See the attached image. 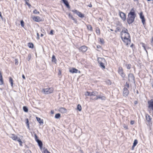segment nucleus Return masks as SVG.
<instances>
[{"instance_id":"nucleus-49","label":"nucleus","mask_w":153,"mask_h":153,"mask_svg":"<svg viewBox=\"0 0 153 153\" xmlns=\"http://www.w3.org/2000/svg\"><path fill=\"white\" fill-rule=\"evenodd\" d=\"M53 30H51V31H50V34L51 35H53Z\"/></svg>"},{"instance_id":"nucleus-3","label":"nucleus","mask_w":153,"mask_h":153,"mask_svg":"<svg viewBox=\"0 0 153 153\" xmlns=\"http://www.w3.org/2000/svg\"><path fill=\"white\" fill-rule=\"evenodd\" d=\"M98 62L100 65V66L103 69H104L105 68L104 63L105 61V59L103 58H98Z\"/></svg>"},{"instance_id":"nucleus-10","label":"nucleus","mask_w":153,"mask_h":153,"mask_svg":"<svg viewBox=\"0 0 153 153\" xmlns=\"http://www.w3.org/2000/svg\"><path fill=\"white\" fill-rule=\"evenodd\" d=\"M120 16L122 19L123 21H125L126 19V14L123 12H120L119 11Z\"/></svg>"},{"instance_id":"nucleus-34","label":"nucleus","mask_w":153,"mask_h":153,"mask_svg":"<svg viewBox=\"0 0 153 153\" xmlns=\"http://www.w3.org/2000/svg\"><path fill=\"white\" fill-rule=\"evenodd\" d=\"M131 65L130 64H128L126 65V68L128 69H129L131 68Z\"/></svg>"},{"instance_id":"nucleus-56","label":"nucleus","mask_w":153,"mask_h":153,"mask_svg":"<svg viewBox=\"0 0 153 153\" xmlns=\"http://www.w3.org/2000/svg\"><path fill=\"white\" fill-rule=\"evenodd\" d=\"M28 58H29L28 61L30 60V55H28Z\"/></svg>"},{"instance_id":"nucleus-32","label":"nucleus","mask_w":153,"mask_h":153,"mask_svg":"<svg viewBox=\"0 0 153 153\" xmlns=\"http://www.w3.org/2000/svg\"><path fill=\"white\" fill-rule=\"evenodd\" d=\"M56 59L55 58V56L53 55L52 57V61L56 63Z\"/></svg>"},{"instance_id":"nucleus-23","label":"nucleus","mask_w":153,"mask_h":153,"mask_svg":"<svg viewBox=\"0 0 153 153\" xmlns=\"http://www.w3.org/2000/svg\"><path fill=\"white\" fill-rule=\"evenodd\" d=\"M28 47L31 48H33V45L32 43H29L28 44Z\"/></svg>"},{"instance_id":"nucleus-19","label":"nucleus","mask_w":153,"mask_h":153,"mask_svg":"<svg viewBox=\"0 0 153 153\" xmlns=\"http://www.w3.org/2000/svg\"><path fill=\"white\" fill-rule=\"evenodd\" d=\"M146 120L148 122H150L151 121V117L149 116V115L147 114H146Z\"/></svg>"},{"instance_id":"nucleus-2","label":"nucleus","mask_w":153,"mask_h":153,"mask_svg":"<svg viewBox=\"0 0 153 153\" xmlns=\"http://www.w3.org/2000/svg\"><path fill=\"white\" fill-rule=\"evenodd\" d=\"M136 16L134 9L132 8L128 15L127 19V22L129 25L132 23L134 21L135 18Z\"/></svg>"},{"instance_id":"nucleus-41","label":"nucleus","mask_w":153,"mask_h":153,"mask_svg":"<svg viewBox=\"0 0 153 153\" xmlns=\"http://www.w3.org/2000/svg\"><path fill=\"white\" fill-rule=\"evenodd\" d=\"M21 24L22 26L24 27V22L23 20H22L21 21Z\"/></svg>"},{"instance_id":"nucleus-59","label":"nucleus","mask_w":153,"mask_h":153,"mask_svg":"<svg viewBox=\"0 0 153 153\" xmlns=\"http://www.w3.org/2000/svg\"><path fill=\"white\" fill-rule=\"evenodd\" d=\"M151 43H153V37H152V40H151Z\"/></svg>"},{"instance_id":"nucleus-31","label":"nucleus","mask_w":153,"mask_h":153,"mask_svg":"<svg viewBox=\"0 0 153 153\" xmlns=\"http://www.w3.org/2000/svg\"><path fill=\"white\" fill-rule=\"evenodd\" d=\"M96 32L97 34L100 35V30L98 28H97L96 29Z\"/></svg>"},{"instance_id":"nucleus-15","label":"nucleus","mask_w":153,"mask_h":153,"mask_svg":"<svg viewBox=\"0 0 153 153\" xmlns=\"http://www.w3.org/2000/svg\"><path fill=\"white\" fill-rule=\"evenodd\" d=\"M78 71V70L75 68H72L71 69H70L69 71L72 73H77Z\"/></svg>"},{"instance_id":"nucleus-4","label":"nucleus","mask_w":153,"mask_h":153,"mask_svg":"<svg viewBox=\"0 0 153 153\" xmlns=\"http://www.w3.org/2000/svg\"><path fill=\"white\" fill-rule=\"evenodd\" d=\"M53 91V88H44L42 90V92L45 94H49L52 93Z\"/></svg>"},{"instance_id":"nucleus-47","label":"nucleus","mask_w":153,"mask_h":153,"mask_svg":"<svg viewBox=\"0 0 153 153\" xmlns=\"http://www.w3.org/2000/svg\"><path fill=\"white\" fill-rule=\"evenodd\" d=\"M134 120H131L130 122V124L131 125H133L134 124Z\"/></svg>"},{"instance_id":"nucleus-53","label":"nucleus","mask_w":153,"mask_h":153,"mask_svg":"<svg viewBox=\"0 0 153 153\" xmlns=\"http://www.w3.org/2000/svg\"><path fill=\"white\" fill-rule=\"evenodd\" d=\"M137 103H138V102L137 101H135L134 102V104H135V105H136L137 104Z\"/></svg>"},{"instance_id":"nucleus-43","label":"nucleus","mask_w":153,"mask_h":153,"mask_svg":"<svg viewBox=\"0 0 153 153\" xmlns=\"http://www.w3.org/2000/svg\"><path fill=\"white\" fill-rule=\"evenodd\" d=\"M72 19L74 21V22L76 23H77V21L76 19H75L74 18H73Z\"/></svg>"},{"instance_id":"nucleus-22","label":"nucleus","mask_w":153,"mask_h":153,"mask_svg":"<svg viewBox=\"0 0 153 153\" xmlns=\"http://www.w3.org/2000/svg\"><path fill=\"white\" fill-rule=\"evenodd\" d=\"M0 81L1 83L0 85H2L3 84V78L2 77V75L1 74V71H0Z\"/></svg>"},{"instance_id":"nucleus-5","label":"nucleus","mask_w":153,"mask_h":153,"mask_svg":"<svg viewBox=\"0 0 153 153\" xmlns=\"http://www.w3.org/2000/svg\"><path fill=\"white\" fill-rule=\"evenodd\" d=\"M118 72L123 78L125 77L126 75L123 72V69L122 67H120L119 68Z\"/></svg>"},{"instance_id":"nucleus-14","label":"nucleus","mask_w":153,"mask_h":153,"mask_svg":"<svg viewBox=\"0 0 153 153\" xmlns=\"http://www.w3.org/2000/svg\"><path fill=\"white\" fill-rule=\"evenodd\" d=\"M59 111L62 113H65L67 111V110L64 108H61L59 109Z\"/></svg>"},{"instance_id":"nucleus-62","label":"nucleus","mask_w":153,"mask_h":153,"mask_svg":"<svg viewBox=\"0 0 153 153\" xmlns=\"http://www.w3.org/2000/svg\"><path fill=\"white\" fill-rule=\"evenodd\" d=\"M134 147L133 146H132L131 148L132 150H133L134 149Z\"/></svg>"},{"instance_id":"nucleus-37","label":"nucleus","mask_w":153,"mask_h":153,"mask_svg":"<svg viewBox=\"0 0 153 153\" xmlns=\"http://www.w3.org/2000/svg\"><path fill=\"white\" fill-rule=\"evenodd\" d=\"M18 141L19 142V144L21 146H22V142L20 138L19 139Z\"/></svg>"},{"instance_id":"nucleus-33","label":"nucleus","mask_w":153,"mask_h":153,"mask_svg":"<svg viewBox=\"0 0 153 153\" xmlns=\"http://www.w3.org/2000/svg\"><path fill=\"white\" fill-rule=\"evenodd\" d=\"M85 95L86 96H90V92L89 91H87L85 94Z\"/></svg>"},{"instance_id":"nucleus-57","label":"nucleus","mask_w":153,"mask_h":153,"mask_svg":"<svg viewBox=\"0 0 153 153\" xmlns=\"http://www.w3.org/2000/svg\"><path fill=\"white\" fill-rule=\"evenodd\" d=\"M88 6L90 7H92V5L91 4H90Z\"/></svg>"},{"instance_id":"nucleus-26","label":"nucleus","mask_w":153,"mask_h":153,"mask_svg":"<svg viewBox=\"0 0 153 153\" xmlns=\"http://www.w3.org/2000/svg\"><path fill=\"white\" fill-rule=\"evenodd\" d=\"M77 109L79 111H81L82 110V107L80 104H78L77 106Z\"/></svg>"},{"instance_id":"nucleus-28","label":"nucleus","mask_w":153,"mask_h":153,"mask_svg":"<svg viewBox=\"0 0 153 153\" xmlns=\"http://www.w3.org/2000/svg\"><path fill=\"white\" fill-rule=\"evenodd\" d=\"M88 29L92 31V26L90 25H87Z\"/></svg>"},{"instance_id":"nucleus-51","label":"nucleus","mask_w":153,"mask_h":153,"mask_svg":"<svg viewBox=\"0 0 153 153\" xmlns=\"http://www.w3.org/2000/svg\"><path fill=\"white\" fill-rule=\"evenodd\" d=\"M26 1V4L27 5L29 6H30V4L28 3V2H27V1Z\"/></svg>"},{"instance_id":"nucleus-45","label":"nucleus","mask_w":153,"mask_h":153,"mask_svg":"<svg viewBox=\"0 0 153 153\" xmlns=\"http://www.w3.org/2000/svg\"><path fill=\"white\" fill-rule=\"evenodd\" d=\"M125 87L126 88L127 87V88H128L129 87V84L126 82V85H125Z\"/></svg>"},{"instance_id":"nucleus-60","label":"nucleus","mask_w":153,"mask_h":153,"mask_svg":"<svg viewBox=\"0 0 153 153\" xmlns=\"http://www.w3.org/2000/svg\"><path fill=\"white\" fill-rule=\"evenodd\" d=\"M51 112L52 114H53L54 113V111H51Z\"/></svg>"},{"instance_id":"nucleus-36","label":"nucleus","mask_w":153,"mask_h":153,"mask_svg":"<svg viewBox=\"0 0 153 153\" xmlns=\"http://www.w3.org/2000/svg\"><path fill=\"white\" fill-rule=\"evenodd\" d=\"M33 13L34 14H39V12L38 11H37L36 10H34V11H33Z\"/></svg>"},{"instance_id":"nucleus-48","label":"nucleus","mask_w":153,"mask_h":153,"mask_svg":"<svg viewBox=\"0 0 153 153\" xmlns=\"http://www.w3.org/2000/svg\"><path fill=\"white\" fill-rule=\"evenodd\" d=\"M123 127L126 129H128V126L125 125H124Z\"/></svg>"},{"instance_id":"nucleus-11","label":"nucleus","mask_w":153,"mask_h":153,"mask_svg":"<svg viewBox=\"0 0 153 153\" xmlns=\"http://www.w3.org/2000/svg\"><path fill=\"white\" fill-rule=\"evenodd\" d=\"M10 137L13 140H17V141L18 139H20L19 138L16 136L14 134H11L10 135Z\"/></svg>"},{"instance_id":"nucleus-55","label":"nucleus","mask_w":153,"mask_h":153,"mask_svg":"<svg viewBox=\"0 0 153 153\" xmlns=\"http://www.w3.org/2000/svg\"><path fill=\"white\" fill-rule=\"evenodd\" d=\"M22 77L24 79H25V76L24 75H23V74L22 75Z\"/></svg>"},{"instance_id":"nucleus-40","label":"nucleus","mask_w":153,"mask_h":153,"mask_svg":"<svg viewBox=\"0 0 153 153\" xmlns=\"http://www.w3.org/2000/svg\"><path fill=\"white\" fill-rule=\"evenodd\" d=\"M49 152L47 149H45L43 151V153H49Z\"/></svg>"},{"instance_id":"nucleus-18","label":"nucleus","mask_w":153,"mask_h":153,"mask_svg":"<svg viewBox=\"0 0 153 153\" xmlns=\"http://www.w3.org/2000/svg\"><path fill=\"white\" fill-rule=\"evenodd\" d=\"M33 20L36 22H39L40 21V18L39 16H36L33 18Z\"/></svg>"},{"instance_id":"nucleus-8","label":"nucleus","mask_w":153,"mask_h":153,"mask_svg":"<svg viewBox=\"0 0 153 153\" xmlns=\"http://www.w3.org/2000/svg\"><path fill=\"white\" fill-rule=\"evenodd\" d=\"M140 18L141 19L142 22L143 24L144 25L145 19L144 18V16L143 15V13L142 12H141L139 14Z\"/></svg>"},{"instance_id":"nucleus-25","label":"nucleus","mask_w":153,"mask_h":153,"mask_svg":"<svg viewBox=\"0 0 153 153\" xmlns=\"http://www.w3.org/2000/svg\"><path fill=\"white\" fill-rule=\"evenodd\" d=\"M61 117V115L60 114L58 113L56 114L55 116V117L56 119H59Z\"/></svg>"},{"instance_id":"nucleus-17","label":"nucleus","mask_w":153,"mask_h":153,"mask_svg":"<svg viewBox=\"0 0 153 153\" xmlns=\"http://www.w3.org/2000/svg\"><path fill=\"white\" fill-rule=\"evenodd\" d=\"M36 142H37L39 145V146L40 147V148H41L43 145L42 142L41 141L39 140H37Z\"/></svg>"},{"instance_id":"nucleus-6","label":"nucleus","mask_w":153,"mask_h":153,"mask_svg":"<svg viewBox=\"0 0 153 153\" xmlns=\"http://www.w3.org/2000/svg\"><path fill=\"white\" fill-rule=\"evenodd\" d=\"M148 108L153 110V100L151 99V100L148 101Z\"/></svg>"},{"instance_id":"nucleus-58","label":"nucleus","mask_w":153,"mask_h":153,"mask_svg":"<svg viewBox=\"0 0 153 153\" xmlns=\"http://www.w3.org/2000/svg\"><path fill=\"white\" fill-rule=\"evenodd\" d=\"M0 16L1 19H2V16L1 15V12H0Z\"/></svg>"},{"instance_id":"nucleus-29","label":"nucleus","mask_w":153,"mask_h":153,"mask_svg":"<svg viewBox=\"0 0 153 153\" xmlns=\"http://www.w3.org/2000/svg\"><path fill=\"white\" fill-rule=\"evenodd\" d=\"M23 110L25 112H27L28 111V109L26 106H24L23 107Z\"/></svg>"},{"instance_id":"nucleus-7","label":"nucleus","mask_w":153,"mask_h":153,"mask_svg":"<svg viewBox=\"0 0 153 153\" xmlns=\"http://www.w3.org/2000/svg\"><path fill=\"white\" fill-rule=\"evenodd\" d=\"M72 11L74 13H76L77 15L81 18H83L84 17V14H82L81 12L76 10H72Z\"/></svg>"},{"instance_id":"nucleus-61","label":"nucleus","mask_w":153,"mask_h":153,"mask_svg":"<svg viewBox=\"0 0 153 153\" xmlns=\"http://www.w3.org/2000/svg\"><path fill=\"white\" fill-rule=\"evenodd\" d=\"M134 1H137V2H138V0H133Z\"/></svg>"},{"instance_id":"nucleus-20","label":"nucleus","mask_w":153,"mask_h":153,"mask_svg":"<svg viewBox=\"0 0 153 153\" xmlns=\"http://www.w3.org/2000/svg\"><path fill=\"white\" fill-rule=\"evenodd\" d=\"M98 93L97 91H93L92 92H90L91 96H97L98 95Z\"/></svg>"},{"instance_id":"nucleus-63","label":"nucleus","mask_w":153,"mask_h":153,"mask_svg":"<svg viewBox=\"0 0 153 153\" xmlns=\"http://www.w3.org/2000/svg\"><path fill=\"white\" fill-rule=\"evenodd\" d=\"M41 36H43V35L42 34H41Z\"/></svg>"},{"instance_id":"nucleus-9","label":"nucleus","mask_w":153,"mask_h":153,"mask_svg":"<svg viewBox=\"0 0 153 153\" xmlns=\"http://www.w3.org/2000/svg\"><path fill=\"white\" fill-rule=\"evenodd\" d=\"M129 92L127 88L126 87L124 88L123 89V96L124 97H126L129 94Z\"/></svg>"},{"instance_id":"nucleus-16","label":"nucleus","mask_w":153,"mask_h":153,"mask_svg":"<svg viewBox=\"0 0 153 153\" xmlns=\"http://www.w3.org/2000/svg\"><path fill=\"white\" fill-rule=\"evenodd\" d=\"M68 8H70V7L68 3V1L67 0H62Z\"/></svg>"},{"instance_id":"nucleus-52","label":"nucleus","mask_w":153,"mask_h":153,"mask_svg":"<svg viewBox=\"0 0 153 153\" xmlns=\"http://www.w3.org/2000/svg\"><path fill=\"white\" fill-rule=\"evenodd\" d=\"M37 39H39V35L38 33H37Z\"/></svg>"},{"instance_id":"nucleus-44","label":"nucleus","mask_w":153,"mask_h":153,"mask_svg":"<svg viewBox=\"0 0 153 153\" xmlns=\"http://www.w3.org/2000/svg\"><path fill=\"white\" fill-rule=\"evenodd\" d=\"M101 96L100 95H99L95 99V100H97L98 99H100Z\"/></svg>"},{"instance_id":"nucleus-30","label":"nucleus","mask_w":153,"mask_h":153,"mask_svg":"<svg viewBox=\"0 0 153 153\" xmlns=\"http://www.w3.org/2000/svg\"><path fill=\"white\" fill-rule=\"evenodd\" d=\"M9 81L11 84V86H13V81L12 79L10 77L9 78Z\"/></svg>"},{"instance_id":"nucleus-35","label":"nucleus","mask_w":153,"mask_h":153,"mask_svg":"<svg viewBox=\"0 0 153 153\" xmlns=\"http://www.w3.org/2000/svg\"><path fill=\"white\" fill-rule=\"evenodd\" d=\"M143 47V48L147 52V51L146 50V48L145 45V44L143 43H141Z\"/></svg>"},{"instance_id":"nucleus-21","label":"nucleus","mask_w":153,"mask_h":153,"mask_svg":"<svg viewBox=\"0 0 153 153\" xmlns=\"http://www.w3.org/2000/svg\"><path fill=\"white\" fill-rule=\"evenodd\" d=\"M36 118L37 121L39 122V123L40 124H43V122L42 120H41L40 118L36 117Z\"/></svg>"},{"instance_id":"nucleus-42","label":"nucleus","mask_w":153,"mask_h":153,"mask_svg":"<svg viewBox=\"0 0 153 153\" xmlns=\"http://www.w3.org/2000/svg\"><path fill=\"white\" fill-rule=\"evenodd\" d=\"M100 99L102 100H105V97L104 96H102L101 97Z\"/></svg>"},{"instance_id":"nucleus-13","label":"nucleus","mask_w":153,"mask_h":153,"mask_svg":"<svg viewBox=\"0 0 153 153\" xmlns=\"http://www.w3.org/2000/svg\"><path fill=\"white\" fill-rule=\"evenodd\" d=\"M79 49L80 51L85 52L87 50V48L85 46H83L80 47Z\"/></svg>"},{"instance_id":"nucleus-27","label":"nucleus","mask_w":153,"mask_h":153,"mask_svg":"<svg viewBox=\"0 0 153 153\" xmlns=\"http://www.w3.org/2000/svg\"><path fill=\"white\" fill-rule=\"evenodd\" d=\"M138 141L137 140H135L133 144V146L135 147L137 144Z\"/></svg>"},{"instance_id":"nucleus-46","label":"nucleus","mask_w":153,"mask_h":153,"mask_svg":"<svg viewBox=\"0 0 153 153\" xmlns=\"http://www.w3.org/2000/svg\"><path fill=\"white\" fill-rule=\"evenodd\" d=\"M25 153H31V152L30 150H27L26 151Z\"/></svg>"},{"instance_id":"nucleus-24","label":"nucleus","mask_w":153,"mask_h":153,"mask_svg":"<svg viewBox=\"0 0 153 153\" xmlns=\"http://www.w3.org/2000/svg\"><path fill=\"white\" fill-rule=\"evenodd\" d=\"M26 124L28 128H29V120L27 118L26 119Z\"/></svg>"},{"instance_id":"nucleus-12","label":"nucleus","mask_w":153,"mask_h":153,"mask_svg":"<svg viewBox=\"0 0 153 153\" xmlns=\"http://www.w3.org/2000/svg\"><path fill=\"white\" fill-rule=\"evenodd\" d=\"M128 80L131 81H134V77L133 74L130 73L128 75Z\"/></svg>"},{"instance_id":"nucleus-50","label":"nucleus","mask_w":153,"mask_h":153,"mask_svg":"<svg viewBox=\"0 0 153 153\" xmlns=\"http://www.w3.org/2000/svg\"><path fill=\"white\" fill-rule=\"evenodd\" d=\"M100 42L102 43H104V40L102 39H100Z\"/></svg>"},{"instance_id":"nucleus-39","label":"nucleus","mask_w":153,"mask_h":153,"mask_svg":"<svg viewBox=\"0 0 153 153\" xmlns=\"http://www.w3.org/2000/svg\"><path fill=\"white\" fill-rule=\"evenodd\" d=\"M68 16L69 18L71 19H72L74 18L72 16L70 13H69L68 14Z\"/></svg>"},{"instance_id":"nucleus-54","label":"nucleus","mask_w":153,"mask_h":153,"mask_svg":"<svg viewBox=\"0 0 153 153\" xmlns=\"http://www.w3.org/2000/svg\"><path fill=\"white\" fill-rule=\"evenodd\" d=\"M15 60H16V62H15V64L16 65H17L18 64V62L17 61V60L16 59Z\"/></svg>"},{"instance_id":"nucleus-64","label":"nucleus","mask_w":153,"mask_h":153,"mask_svg":"<svg viewBox=\"0 0 153 153\" xmlns=\"http://www.w3.org/2000/svg\"><path fill=\"white\" fill-rule=\"evenodd\" d=\"M133 44H132L131 45V47H132V46H133Z\"/></svg>"},{"instance_id":"nucleus-1","label":"nucleus","mask_w":153,"mask_h":153,"mask_svg":"<svg viewBox=\"0 0 153 153\" xmlns=\"http://www.w3.org/2000/svg\"><path fill=\"white\" fill-rule=\"evenodd\" d=\"M121 38L126 45H128L131 42L130 36L128 32V30L125 27L123 28L121 32Z\"/></svg>"},{"instance_id":"nucleus-38","label":"nucleus","mask_w":153,"mask_h":153,"mask_svg":"<svg viewBox=\"0 0 153 153\" xmlns=\"http://www.w3.org/2000/svg\"><path fill=\"white\" fill-rule=\"evenodd\" d=\"M34 137H35V139L36 141L38 140H39V139H38V137L37 135H36V134H34Z\"/></svg>"}]
</instances>
